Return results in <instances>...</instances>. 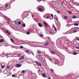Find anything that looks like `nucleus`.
Returning a JSON list of instances; mask_svg holds the SVG:
<instances>
[{
    "label": "nucleus",
    "mask_w": 79,
    "mask_h": 79,
    "mask_svg": "<svg viewBox=\"0 0 79 79\" xmlns=\"http://www.w3.org/2000/svg\"><path fill=\"white\" fill-rule=\"evenodd\" d=\"M20 48H23V46H20Z\"/></svg>",
    "instance_id": "4c0bfd02"
},
{
    "label": "nucleus",
    "mask_w": 79,
    "mask_h": 79,
    "mask_svg": "<svg viewBox=\"0 0 79 79\" xmlns=\"http://www.w3.org/2000/svg\"><path fill=\"white\" fill-rule=\"evenodd\" d=\"M7 69H8L10 68V66H7Z\"/></svg>",
    "instance_id": "ea45409f"
},
{
    "label": "nucleus",
    "mask_w": 79,
    "mask_h": 79,
    "mask_svg": "<svg viewBox=\"0 0 79 79\" xmlns=\"http://www.w3.org/2000/svg\"><path fill=\"white\" fill-rule=\"evenodd\" d=\"M37 43H35V42H33L32 43V45H34V47H36V46H37Z\"/></svg>",
    "instance_id": "423d86ee"
},
{
    "label": "nucleus",
    "mask_w": 79,
    "mask_h": 79,
    "mask_svg": "<svg viewBox=\"0 0 79 79\" xmlns=\"http://www.w3.org/2000/svg\"><path fill=\"white\" fill-rule=\"evenodd\" d=\"M31 74L32 76V77H35L36 75H35V73H31Z\"/></svg>",
    "instance_id": "6e6552de"
},
{
    "label": "nucleus",
    "mask_w": 79,
    "mask_h": 79,
    "mask_svg": "<svg viewBox=\"0 0 79 79\" xmlns=\"http://www.w3.org/2000/svg\"><path fill=\"white\" fill-rule=\"evenodd\" d=\"M5 65H4V66H2V69H3V68H4L5 67Z\"/></svg>",
    "instance_id": "c9c22d12"
},
{
    "label": "nucleus",
    "mask_w": 79,
    "mask_h": 79,
    "mask_svg": "<svg viewBox=\"0 0 79 79\" xmlns=\"http://www.w3.org/2000/svg\"><path fill=\"white\" fill-rule=\"evenodd\" d=\"M64 19H68V18L67 17V16H65L64 17Z\"/></svg>",
    "instance_id": "5701e85b"
},
{
    "label": "nucleus",
    "mask_w": 79,
    "mask_h": 79,
    "mask_svg": "<svg viewBox=\"0 0 79 79\" xmlns=\"http://www.w3.org/2000/svg\"><path fill=\"white\" fill-rule=\"evenodd\" d=\"M32 53L33 55V56H34V53Z\"/></svg>",
    "instance_id": "de8ad7c7"
},
{
    "label": "nucleus",
    "mask_w": 79,
    "mask_h": 79,
    "mask_svg": "<svg viewBox=\"0 0 79 79\" xmlns=\"http://www.w3.org/2000/svg\"><path fill=\"white\" fill-rule=\"evenodd\" d=\"M45 39L46 40V42H48L49 40V38H45Z\"/></svg>",
    "instance_id": "f3484780"
},
{
    "label": "nucleus",
    "mask_w": 79,
    "mask_h": 79,
    "mask_svg": "<svg viewBox=\"0 0 79 79\" xmlns=\"http://www.w3.org/2000/svg\"><path fill=\"white\" fill-rule=\"evenodd\" d=\"M48 79H51V78H49Z\"/></svg>",
    "instance_id": "864d4df0"
},
{
    "label": "nucleus",
    "mask_w": 79,
    "mask_h": 79,
    "mask_svg": "<svg viewBox=\"0 0 79 79\" xmlns=\"http://www.w3.org/2000/svg\"><path fill=\"white\" fill-rule=\"evenodd\" d=\"M76 28L77 29H79V27H76Z\"/></svg>",
    "instance_id": "3c124183"
},
{
    "label": "nucleus",
    "mask_w": 79,
    "mask_h": 79,
    "mask_svg": "<svg viewBox=\"0 0 79 79\" xmlns=\"http://www.w3.org/2000/svg\"><path fill=\"white\" fill-rule=\"evenodd\" d=\"M74 26H78L79 24H78V23H76L75 24H74Z\"/></svg>",
    "instance_id": "393cba45"
},
{
    "label": "nucleus",
    "mask_w": 79,
    "mask_h": 79,
    "mask_svg": "<svg viewBox=\"0 0 79 79\" xmlns=\"http://www.w3.org/2000/svg\"><path fill=\"white\" fill-rule=\"evenodd\" d=\"M22 66V64H21V65L19 64H16V66L17 68H19V67H21Z\"/></svg>",
    "instance_id": "1a4fd4ad"
},
{
    "label": "nucleus",
    "mask_w": 79,
    "mask_h": 79,
    "mask_svg": "<svg viewBox=\"0 0 79 79\" xmlns=\"http://www.w3.org/2000/svg\"><path fill=\"white\" fill-rule=\"evenodd\" d=\"M24 59V56H20V60H23Z\"/></svg>",
    "instance_id": "9b49d317"
},
{
    "label": "nucleus",
    "mask_w": 79,
    "mask_h": 79,
    "mask_svg": "<svg viewBox=\"0 0 79 79\" xmlns=\"http://www.w3.org/2000/svg\"><path fill=\"white\" fill-rule=\"evenodd\" d=\"M0 38H1V39H2L3 38V37H2V36L0 35Z\"/></svg>",
    "instance_id": "58836bf2"
},
{
    "label": "nucleus",
    "mask_w": 79,
    "mask_h": 79,
    "mask_svg": "<svg viewBox=\"0 0 79 79\" xmlns=\"http://www.w3.org/2000/svg\"><path fill=\"white\" fill-rule=\"evenodd\" d=\"M54 29H55V31H56V28L55 27Z\"/></svg>",
    "instance_id": "a18cd8bd"
},
{
    "label": "nucleus",
    "mask_w": 79,
    "mask_h": 79,
    "mask_svg": "<svg viewBox=\"0 0 79 79\" xmlns=\"http://www.w3.org/2000/svg\"><path fill=\"white\" fill-rule=\"evenodd\" d=\"M51 16H52V17L53 18V15L52 14H50Z\"/></svg>",
    "instance_id": "bb28decb"
},
{
    "label": "nucleus",
    "mask_w": 79,
    "mask_h": 79,
    "mask_svg": "<svg viewBox=\"0 0 79 79\" xmlns=\"http://www.w3.org/2000/svg\"><path fill=\"white\" fill-rule=\"evenodd\" d=\"M37 52L38 54H41V51L40 50H37Z\"/></svg>",
    "instance_id": "ddd939ff"
},
{
    "label": "nucleus",
    "mask_w": 79,
    "mask_h": 79,
    "mask_svg": "<svg viewBox=\"0 0 79 79\" xmlns=\"http://www.w3.org/2000/svg\"><path fill=\"white\" fill-rule=\"evenodd\" d=\"M49 51L50 53H51V54H52V55H55V54H56L55 52L53 51H52L51 49H49Z\"/></svg>",
    "instance_id": "20e7f679"
},
{
    "label": "nucleus",
    "mask_w": 79,
    "mask_h": 79,
    "mask_svg": "<svg viewBox=\"0 0 79 79\" xmlns=\"http://www.w3.org/2000/svg\"><path fill=\"white\" fill-rule=\"evenodd\" d=\"M55 34V33H54V32H51L50 34H52V35H53Z\"/></svg>",
    "instance_id": "4be33fe9"
},
{
    "label": "nucleus",
    "mask_w": 79,
    "mask_h": 79,
    "mask_svg": "<svg viewBox=\"0 0 79 79\" xmlns=\"http://www.w3.org/2000/svg\"><path fill=\"white\" fill-rule=\"evenodd\" d=\"M48 15V14H46L45 15H44V18H45V19H47L46 16H47V15Z\"/></svg>",
    "instance_id": "2eb2a0df"
},
{
    "label": "nucleus",
    "mask_w": 79,
    "mask_h": 79,
    "mask_svg": "<svg viewBox=\"0 0 79 79\" xmlns=\"http://www.w3.org/2000/svg\"><path fill=\"white\" fill-rule=\"evenodd\" d=\"M63 17H64V16H63V17H62V18H63Z\"/></svg>",
    "instance_id": "052dcab7"
},
{
    "label": "nucleus",
    "mask_w": 79,
    "mask_h": 79,
    "mask_svg": "<svg viewBox=\"0 0 79 79\" xmlns=\"http://www.w3.org/2000/svg\"><path fill=\"white\" fill-rule=\"evenodd\" d=\"M22 26L23 27H26V24H25V23H23L22 24Z\"/></svg>",
    "instance_id": "dca6fc26"
},
{
    "label": "nucleus",
    "mask_w": 79,
    "mask_h": 79,
    "mask_svg": "<svg viewBox=\"0 0 79 79\" xmlns=\"http://www.w3.org/2000/svg\"><path fill=\"white\" fill-rule=\"evenodd\" d=\"M44 8V7L41 6H38L37 8V10H39L40 11H43V9Z\"/></svg>",
    "instance_id": "f257e3e1"
},
{
    "label": "nucleus",
    "mask_w": 79,
    "mask_h": 79,
    "mask_svg": "<svg viewBox=\"0 0 79 79\" xmlns=\"http://www.w3.org/2000/svg\"><path fill=\"white\" fill-rule=\"evenodd\" d=\"M27 35H29V34H30V32H27Z\"/></svg>",
    "instance_id": "473e14b6"
},
{
    "label": "nucleus",
    "mask_w": 79,
    "mask_h": 79,
    "mask_svg": "<svg viewBox=\"0 0 79 79\" xmlns=\"http://www.w3.org/2000/svg\"><path fill=\"white\" fill-rule=\"evenodd\" d=\"M32 17L33 18V17H34V15H32Z\"/></svg>",
    "instance_id": "8fccbe9b"
},
{
    "label": "nucleus",
    "mask_w": 79,
    "mask_h": 79,
    "mask_svg": "<svg viewBox=\"0 0 79 79\" xmlns=\"http://www.w3.org/2000/svg\"><path fill=\"white\" fill-rule=\"evenodd\" d=\"M4 42V40L1 39L0 40V42H1V43H2V42Z\"/></svg>",
    "instance_id": "a211bd4d"
},
{
    "label": "nucleus",
    "mask_w": 79,
    "mask_h": 79,
    "mask_svg": "<svg viewBox=\"0 0 79 79\" xmlns=\"http://www.w3.org/2000/svg\"><path fill=\"white\" fill-rule=\"evenodd\" d=\"M38 25L39 27H42V24H41V23H38Z\"/></svg>",
    "instance_id": "4468645a"
},
{
    "label": "nucleus",
    "mask_w": 79,
    "mask_h": 79,
    "mask_svg": "<svg viewBox=\"0 0 79 79\" xmlns=\"http://www.w3.org/2000/svg\"><path fill=\"white\" fill-rule=\"evenodd\" d=\"M46 18H47V19H49V17H46Z\"/></svg>",
    "instance_id": "37998d69"
},
{
    "label": "nucleus",
    "mask_w": 79,
    "mask_h": 79,
    "mask_svg": "<svg viewBox=\"0 0 79 79\" xmlns=\"http://www.w3.org/2000/svg\"><path fill=\"white\" fill-rule=\"evenodd\" d=\"M21 24V21H19V25H20V24Z\"/></svg>",
    "instance_id": "cd10ccee"
},
{
    "label": "nucleus",
    "mask_w": 79,
    "mask_h": 79,
    "mask_svg": "<svg viewBox=\"0 0 79 79\" xmlns=\"http://www.w3.org/2000/svg\"><path fill=\"white\" fill-rule=\"evenodd\" d=\"M25 52H26V53H29V51L28 50H25Z\"/></svg>",
    "instance_id": "6ab92c4d"
},
{
    "label": "nucleus",
    "mask_w": 79,
    "mask_h": 79,
    "mask_svg": "<svg viewBox=\"0 0 79 79\" xmlns=\"http://www.w3.org/2000/svg\"><path fill=\"white\" fill-rule=\"evenodd\" d=\"M39 71H40V69L38 70Z\"/></svg>",
    "instance_id": "6e6d98bb"
},
{
    "label": "nucleus",
    "mask_w": 79,
    "mask_h": 79,
    "mask_svg": "<svg viewBox=\"0 0 79 79\" xmlns=\"http://www.w3.org/2000/svg\"><path fill=\"white\" fill-rule=\"evenodd\" d=\"M6 33H7V34H8V35H9L10 34V32H9V31H6Z\"/></svg>",
    "instance_id": "aec40b11"
},
{
    "label": "nucleus",
    "mask_w": 79,
    "mask_h": 79,
    "mask_svg": "<svg viewBox=\"0 0 79 79\" xmlns=\"http://www.w3.org/2000/svg\"><path fill=\"white\" fill-rule=\"evenodd\" d=\"M77 40H78L79 41V39L78 38L77 39Z\"/></svg>",
    "instance_id": "09e8293b"
},
{
    "label": "nucleus",
    "mask_w": 79,
    "mask_h": 79,
    "mask_svg": "<svg viewBox=\"0 0 79 79\" xmlns=\"http://www.w3.org/2000/svg\"><path fill=\"white\" fill-rule=\"evenodd\" d=\"M41 0V1H42V0Z\"/></svg>",
    "instance_id": "0e129e2a"
},
{
    "label": "nucleus",
    "mask_w": 79,
    "mask_h": 79,
    "mask_svg": "<svg viewBox=\"0 0 79 79\" xmlns=\"http://www.w3.org/2000/svg\"><path fill=\"white\" fill-rule=\"evenodd\" d=\"M42 76L43 77L45 78V77H46V74H45V73H43L42 74Z\"/></svg>",
    "instance_id": "f8f14e48"
},
{
    "label": "nucleus",
    "mask_w": 79,
    "mask_h": 79,
    "mask_svg": "<svg viewBox=\"0 0 79 79\" xmlns=\"http://www.w3.org/2000/svg\"><path fill=\"white\" fill-rule=\"evenodd\" d=\"M29 60H27V61H29Z\"/></svg>",
    "instance_id": "e2e57ef3"
},
{
    "label": "nucleus",
    "mask_w": 79,
    "mask_h": 79,
    "mask_svg": "<svg viewBox=\"0 0 79 79\" xmlns=\"http://www.w3.org/2000/svg\"><path fill=\"white\" fill-rule=\"evenodd\" d=\"M8 6V3H6L4 5V9L5 10H7Z\"/></svg>",
    "instance_id": "7ed1b4c3"
},
{
    "label": "nucleus",
    "mask_w": 79,
    "mask_h": 79,
    "mask_svg": "<svg viewBox=\"0 0 79 79\" xmlns=\"http://www.w3.org/2000/svg\"><path fill=\"white\" fill-rule=\"evenodd\" d=\"M56 55H57V56L59 57V56H58V55L56 54Z\"/></svg>",
    "instance_id": "5fc2aeb1"
},
{
    "label": "nucleus",
    "mask_w": 79,
    "mask_h": 79,
    "mask_svg": "<svg viewBox=\"0 0 79 79\" xmlns=\"http://www.w3.org/2000/svg\"><path fill=\"white\" fill-rule=\"evenodd\" d=\"M56 21H58V19H57V18L56 19Z\"/></svg>",
    "instance_id": "603ef678"
},
{
    "label": "nucleus",
    "mask_w": 79,
    "mask_h": 79,
    "mask_svg": "<svg viewBox=\"0 0 79 79\" xmlns=\"http://www.w3.org/2000/svg\"><path fill=\"white\" fill-rule=\"evenodd\" d=\"M68 11L69 13V14H72V13H71V12H70V11H69V10H68Z\"/></svg>",
    "instance_id": "c756f323"
},
{
    "label": "nucleus",
    "mask_w": 79,
    "mask_h": 79,
    "mask_svg": "<svg viewBox=\"0 0 79 79\" xmlns=\"http://www.w3.org/2000/svg\"><path fill=\"white\" fill-rule=\"evenodd\" d=\"M51 71H52V72H54V71L52 69H51Z\"/></svg>",
    "instance_id": "e433bc0d"
},
{
    "label": "nucleus",
    "mask_w": 79,
    "mask_h": 79,
    "mask_svg": "<svg viewBox=\"0 0 79 79\" xmlns=\"http://www.w3.org/2000/svg\"><path fill=\"white\" fill-rule=\"evenodd\" d=\"M40 36L41 37H43V36H44V35H42V34H41L40 35Z\"/></svg>",
    "instance_id": "f704fd0d"
},
{
    "label": "nucleus",
    "mask_w": 79,
    "mask_h": 79,
    "mask_svg": "<svg viewBox=\"0 0 79 79\" xmlns=\"http://www.w3.org/2000/svg\"><path fill=\"white\" fill-rule=\"evenodd\" d=\"M35 63H36V64L38 65V66H42V64H41V63L39 62V61H36Z\"/></svg>",
    "instance_id": "39448f33"
},
{
    "label": "nucleus",
    "mask_w": 79,
    "mask_h": 79,
    "mask_svg": "<svg viewBox=\"0 0 79 79\" xmlns=\"http://www.w3.org/2000/svg\"><path fill=\"white\" fill-rule=\"evenodd\" d=\"M28 63H31L30 62H28Z\"/></svg>",
    "instance_id": "13d9d810"
},
{
    "label": "nucleus",
    "mask_w": 79,
    "mask_h": 79,
    "mask_svg": "<svg viewBox=\"0 0 79 79\" xmlns=\"http://www.w3.org/2000/svg\"><path fill=\"white\" fill-rule=\"evenodd\" d=\"M5 70L3 72V73H4V72H5Z\"/></svg>",
    "instance_id": "4d7b16f0"
},
{
    "label": "nucleus",
    "mask_w": 79,
    "mask_h": 79,
    "mask_svg": "<svg viewBox=\"0 0 79 79\" xmlns=\"http://www.w3.org/2000/svg\"><path fill=\"white\" fill-rule=\"evenodd\" d=\"M76 32H77V31H76V30H74L73 31V32L74 33H76Z\"/></svg>",
    "instance_id": "a878e982"
},
{
    "label": "nucleus",
    "mask_w": 79,
    "mask_h": 79,
    "mask_svg": "<svg viewBox=\"0 0 79 79\" xmlns=\"http://www.w3.org/2000/svg\"><path fill=\"white\" fill-rule=\"evenodd\" d=\"M12 77H15V75H12Z\"/></svg>",
    "instance_id": "79ce46f5"
},
{
    "label": "nucleus",
    "mask_w": 79,
    "mask_h": 79,
    "mask_svg": "<svg viewBox=\"0 0 79 79\" xmlns=\"http://www.w3.org/2000/svg\"><path fill=\"white\" fill-rule=\"evenodd\" d=\"M49 60H50V61H52V59H49Z\"/></svg>",
    "instance_id": "49530a36"
},
{
    "label": "nucleus",
    "mask_w": 79,
    "mask_h": 79,
    "mask_svg": "<svg viewBox=\"0 0 79 79\" xmlns=\"http://www.w3.org/2000/svg\"><path fill=\"white\" fill-rule=\"evenodd\" d=\"M76 48H78V49H79V47H76Z\"/></svg>",
    "instance_id": "c03bdc74"
},
{
    "label": "nucleus",
    "mask_w": 79,
    "mask_h": 79,
    "mask_svg": "<svg viewBox=\"0 0 79 79\" xmlns=\"http://www.w3.org/2000/svg\"><path fill=\"white\" fill-rule=\"evenodd\" d=\"M72 18H73V19H75V18H76V16H73L72 17Z\"/></svg>",
    "instance_id": "412c9836"
},
{
    "label": "nucleus",
    "mask_w": 79,
    "mask_h": 79,
    "mask_svg": "<svg viewBox=\"0 0 79 79\" xmlns=\"http://www.w3.org/2000/svg\"><path fill=\"white\" fill-rule=\"evenodd\" d=\"M25 73V70H23L22 71V73Z\"/></svg>",
    "instance_id": "c85d7f7f"
},
{
    "label": "nucleus",
    "mask_w": 79,
    "mask_h": 79,
    "mask_svg": "<svg viewBox=\"0 0 79 79\" xmlns=\"http://www.w3.org/2000/svg\"><path fill=\"white\" fill-rule=\"evenodd\" d=\"M11 57H13V56H11Z\"/></svg>",
    "instance_id": "680f3d73"
},
{
    "label": "nucleus",
    "mask_w": 79,
    "mask_h": 79,
    "mask_svg": "<svg viewBox=\"0 0 79 79\" xmlns=\"http://www.w3.org/2000/svg\"><path fill=\"white\" fill-rule=\"evenodd\" d=\"M57 13H60V11L57 10Z\"/></svg>",
    "instance_id": "a19ab883"
},
{
    "label": "nucleus",
    "mask_w": 79,
    "mask_h": 79,
    "mask_svg": "<svg viewBox=\"0 0 79 79\" xmlns=\"http://www.w3.org/2000/svg\"><path fill=\"white\" fill-rule=\"evenodd\" d=\"M48 44H49V43L48 42H46L45 43H41V45H44L42 46V47L43 48H45V47L44 46H47L48 45Z\"/></svg>",
    "instance_id": "f03ea898"
},
{
    "label": "nucleus",
    "mask_w": 79,
    "mask_h": 79,
    "mask_svg": "<svg viewBox=\"0 0 79 79\" xmlns=\"http://www.w3.org/2000/svg\"><path fill=\"white\" fill-rule=\"evenodd\" d=\"M6 56L7 57V58H8V54H6Z\"/></svg>",
    "instance_id": "7c9ffc66"
},
{
    "label": "nucleus",
    "mask_w": 79,
    "mask_h": 79,
    "mask_svg": "<svg viewBox=\"0 0 79 79\" xmlns=\"http://www.w3.org/2000/svg\"><path fill=\"white\" fill-rule=\"evenodd\" d=\"M54 16H56V15H54Z\"/></svg>",
    "instance_id": "bf43d9fd"
},
{
    "label": "nucleus",
    "mask_w": 79,
    "mask_h": 79,
    "mask_svg": "<svg viewBox=\"0 0 79 79\" xmlns=\"http://www.w3.org/2000/svg\"><path fill=\"white\" fill-rule=\"evenodd\" d=\"M12 55H13V56H14V57H16V56H18V55L16 54V53H13L12 54Z\"/></svg>",
    "instance_id": "0eeeda50"
},
{
    "label": "nucleus",
    "mask_w": 79,
    "mask_h": 79,
    "mask_svg": "<svg viewBox=\"0 0 79 79\" xmlns=\"http://www.w3.org/2000/svg\"><path fill=\"white\" fill-rule=\"evenodd\" d=\"M44 24L45 26H46V27H48V26H47V25L45 23V22H44Z\"/></svg>",
    "instance_id": "b1692460"
},
{
    "label": "nucleus",
    "mask_w": 79,
    "mask_h": 79,
    "mask_svg": "<svg viewBox=\"0 0 79 79\" xmlns=\"http://www.w3.org/2000/svg\"><path fill=\"white\" fill-rule=\"evenodd\" d=\"M73 55H76V54H77V53H76V52H74L73 53Z\"/></svg>",
    "instance_id": "2f4dec72"
},
{
    "label": "nucleus",
    "mask_w": 79,
    "mask_h": 79,
    "mask_svg": "<svg viewBox=\"0 0 79 79\" xmlns=\"http://www.w3.org/2000/svg\"><path fill=\"white\" fill-rule=\"evenodd\" d=\"M11 40L12 42H14V41L13 40V39H11Z\"/></svg>",
    "instance_id": "72a5a7b5"
},
{
    "label": "nucleus",
    "mask_w": 79,
    "mask_h": 79,
    "mask_svg": "<svg viewBox=\"0 0 79 79\" xmlns=\"http://www.w3.org/2000/svg\"><path fill=\"white\" fill-rule=\"evenodd\" d=\"M1 6H0V10H3V6L1 5Z\"/></svg>",
    "instance_id": "9d476101"
}]
</instances>
